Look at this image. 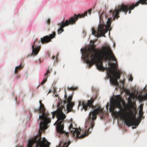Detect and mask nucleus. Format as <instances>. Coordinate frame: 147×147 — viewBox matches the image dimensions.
<instances>
[{
  "instance_id": "1",
  "label": "nucleus",
  "mask_w": 147,
  "mask_h": 147,
  "mask_svg": "<svg viewBox=\"0 0 147 147\" xmlns=\"http://www.w3.org/2000/svg\"><path fill=\"white\" fill-rule=\"evenodd\" d=\"M91 42H92V44L91 46V49H89L88 51L85 50L84 53H83L84 58L87 59L86 63L89 64V67H91L95 63L98 69L104 71L105 69L102 65L103 60L105 61H110L111 60L115 61V63H111L110 61L109 62V65H111V66L114 67L116 71H112L109 67L110 70L108 76L110 78V82L112 84L119 86L117 80L120 78V72L119 71H117L116 70L115 66L117 59L110 47L109 45H106L102 47L100 49H95L94 42L92 41H91Z\"/></svg>"
},
{
  "instance_id": "2",
  "label": "nucleus",
  "mask_w": 147,
  "mask_h": 147,
  "mask_svg": "<svg viewBox=\"0 0 147 147\" xmlns=\"http://www.w3.org/2000/svg\"><path fill=\"white\" fill-rule=\"evenodd\" d=\"M72 98V96L71 95L69 96L67 100H64L63 102L61 100L59 101L57 105V110L52 113L53 118H55V116L57 118V121L54 124L55 125H56V129H64L63 123L66 116L62 112V110L64 109V111H65V105L67 102H71Z\"/></svg>"
},
{
  "instance_id": "3",
  "label": "nucleus",
  "mask_w": 147,
  "mask_h": 147,
  "mask_svg": "<svg viewBox=\"0 0 147 147\" xmlns=\"http://www.w3.org/2000/svg\"><path fill=\"white\" fill-rule=\"evenodd\" d=\"M147 0H139L135 4H133L130 6L128 5H125L123 4L115 7L114 10H110L109 11V13L113 16V20H114L115 18L117 19L119 17V12L122 11L125 13V14H126L128 11L129 10V13H130L131 10L133 9L135 7L138 6L139 3L142 5H146L147 4Z\"/></svg>"
},
{
  "instance_id": "4",
  "label": "nucleus",
  "mask_w": 147,
  "mask_h": 147,
  "mask_svg": "<svg viewBox=\"0 0 147 147\" xmlns=\"http://www.w3.org/2000/svg\"><path fill=\"white\" fill-rule=\"evenodd\" d=\"M40 106L38 109H34V111L35 113L37 112L38 113H41L40 115L39 119H41L42 121H41L39 124V129H47L49 127L48 124L51 122V119L49 114L45 112V109L43 104L42 103V101H39Z\"/></svg>"
},
{
  "instance_id": "5",
  "label": "nucleus",
  "mask_w": 147,
  "mask_h": 147,
  "mask_svg": "<svg viewBox=\"0 0 147 147\" xmlns=\"http://www.w3.org/2000/svg\"><path fill=\"white\" fill-rule=\"evenodd\" d=\"M87 11H86L84 14H78V15L74 14V17L70 18L69 20H66L65 22L64 21H62L61 23L59 24V25H60L59 28L58 30V34H61L64 31V30L63 29L65 26H67L69 24L72 25L75 24V22L79 18H83L85 16H87Z\"/></svg>"
},
{
  "instance_id": "6",
  "label": "nucleus",
  "mask_w": 147,
  "mask_h": 147,
  "mask_svg": "<svg viewBox=\"0 0 147 147\" xmlns=\"http://www.w3.org/2000/svg\"><path fill=\"white\" fill-rule=\"evenodd\" d=\"M112 18H109L107 22V25L106 27V30L104 29V25L103 24H100L98 26L97 32L94 30V28L92 29V34L95 36L99 37L101 36H103L108 30H110L111 28V24L112 21Z\"/></svg>"
},
{
  "instance_id": "7",
  "label": "nucleus",
  "mask_w": 147,
  "mask_h": 147,
  "mask_svg": "<svg viewBox=\"0 0 147 147\" xmlns=\"http://www.w3.org/2000/svg\"><path fill=\"white\" fill-rule=\"evenodd\" d=\"M115 98L112 97L110 99L111 105L109 108V111L110 112H114L115 109L116 107L121 109V102L122 99L119 95L115 96Z\"/></svg>"
},
{
  "instance_id": "8",
  "label": "nucleus",
  "mask_w": 147,
  "mask_h": 147,
  "mask_svg": "<svg viewBox=\"0 0 147 147\" xmlns=\"http://www.w3.org/2000/svg\"><path fill=\"white\" fill-rule=\"evenodd\" d=\"M94 100V99L92 98L90 100H87V101H79L78 106H82V108L85 111H86L90 108L94 109L95 107L93 105V103Z\"/></svg>"
},
{
  "instance_id": "9",
  "label": "nucleus",
  "mask_w": 147,
  "mask_h": 147,
  "mask_svg": "<svg viewBox=\"0 0 147 147\" xmlns=\"http://www.w3.org/2000/svg\"><path fill=\"white\" fill-rule=\"evenodd\" d=\"M75 131L72 134V136L76 139L83 138L88 134V131L89 129H87V130H85L83 133L81 134L82 129H74Z\"/></svg>"
},
{
  "instance_id": "10",
  "label": "nucleus",
  "mask_w": 147,
  "mask_h": 147,
  "mask_svg": "<svg viewBox=\"0 0 147 147\" xmlns=\"http://www.w3.org/2000/svg\"><path fill=\"white\" fill-rule=\"evenodd\" d=\"M103 110L100 107L94 109L92 112H90L89 115L88 119L89 120L91 119L92 121L95 120L96 118V115L97 114L102 113Z\"/></svg>"
},
{
  "instance_id": "11",
  "label": "nucleus",
  "mask_w": 147,
  "mask_h": 147,
  "mask_svg": "<svg viewBox=\"0 0 147 147\" xmlns=\"http://www.w3.org/2000/svg\"><path fill=\"white\" fill-rule=\"evenodd\" d=\"M55 32H53V34H50L49 36H46L42 38H41L40 40L41 43L43 44L49 42L52 38L55 37Z\"/></svg>"
},
{
  "instance_id": "12",
  "label": "nucleus",
  "mask_w": 147,
  "mask_h": 147,
  "mask_svg": "<svg viewBox=\"0 0 147 147\" xmlns=\"http://www.w3.org/2000/svg\"><path fill=\"white\" fill-rule=\"evenodd\" d=\"M124 122L126 125L128 126L131 125L137 126L139 124L138 121L131 120L129 119H126L125 120Z\"/></svg>"
},
{
  "instance_id": "13",
  "label": "nucleus",
  "mask_w": 147,
  "mask_h": 147,
  "mask_svg": "<svg viewBox=\"0 0 147 147\" xmlns=\"http://www.w3.org/2000/svg\"><path fill=\"white\" fill-rule=\"evenodd\" d=\"M36 41L37 40L34 42L33 45L32 46V54L35 55H36L38 54L40 49V46L37 47H36L34 48L35 43Z\"/></svg>"
},
{
  "instance_id": "14",
  "label": "nucleus",
  "mask_w": 147,
  "mask_h": 147,
  "mask_svg": "<svg viewBox=\"0 0 147 147\" xmlns=\"http://www.w3.org/2000/svg\"><path fill=\"white\" fill-rule=\"evenodd\" d=\"M50 70H51V71L52 70V69H51V68L49 67L48 70L47 71L46 73L45 74V78H44L43 80L42 81V82L41 83V85L43 84L47 81L48 77V76H47V75L49 74L50 73Z\"/></svg>"
},
{
  "instance_id": "15",
  "label": "nucleus",
  "mask_w": 147,
  "mask_h": 147,
  "mask_svg": "<svg viewBox=\"0 0 147 147\" xmlns=\"http://www.w3.org/2000/svg\"><path fill=\"white\" fill-rule=\"evenodd\" d=\"M74 105V102L67 103L66 109H67V113L70 112L72 110L73 107Z\"/></svg>"
},
{
  "instance_id": "16",
  "label": "nucleus",
  "mask_w": 147,
  "mask_h": 147,
  "mask_svg": "<svg viewBox=\"0 0 147 147\" xmlns=\"http://www.w3.org/2000/svg\"><path fill=\"white\" fill-rule=\"evenodd\" d=\"M57 131L60 134H64L66 135V137L68 138L69 136V133L68 132H66L64 130V129H56Z\"/></svg>"
},
{
  "instance_id": "17",
  "label": "nucleus",
  "mask_w": 147,
  "mask_h": 147,
  "mask_svg": "<svg viewBox=\"0 0 147 147\" xmlns=\"http://www.w3.org/2000/svg\"><path fill=\"white\" fill-rule=\"evenodd\" d=\"M68 129H80V127H78L77 125L74 123L71 124Z\"/></svg>"
},
{
  "instance_id": "18",
  "label": "nucleus",
  "mask_w": 147,
  "mask_h": 147,
  "mask_svg": "<svg viewBox=\"0 0 147 147\" xmlns=\"http://www.w3.org/2000/svg\"><path fill=\"white\" fill-rule=\"evenodd\" d=\"M23 67V65L22 66V64H21L20 66L16 67L15 71V74H17L18 71L22 68Z\"/></svg>"
},
{
  "instance_id": "19",
  "label": "nucleus",
  "mask_w": 147,
  "mask_h": 147,
  "mask_svg": "<svg viewBox=\"0 0 147 147\" xmlns=\"http://www.w3.org/2000/svg\"><path fill=\"white\" fill-rule=\"evenodd\" d=\"M139 118L140 119H141L143 118V113L142 111V109L141 108H140V110L139 111Z\"/></svg>"
},
{
  "instance_id": "20",
  "label": "nucleus",
  "mask_w": 147,
  "mask_h": 147,
  "mask_svg": "<svg viewBox=\"0 0 147 147\" xmlns=\"http://www.w3.org/2000/svg\"><path fill=\"white\" fill-rule=\"evenodd\" d=\"M76 89V88L74 87L73 86H72L70 88L69 87H68V88H67V89L69 90H75Z\"/></svg>"
},
{
  "instance_id": "21",
  "label": "nucleus",
  "mask_w": 147,
  "mask_h": 147,
  "mask_svg": "<svg viewBox=\"0 0 147 147\" xmlns=\"http://www.w3.org/2000/svg\"><path fill=\"white\" fill-rule=\"evenodd\" d=\"M94 123L93 122H92L90 124V127L88 129H90V128H92L94 126Z\"/></svg>"
},
{
  "instance_id": "22",
  "label": "nucleus",
  "mask_w": 147,
  "mask_h": 147,
  "mask_svg": "<svg viewBox=\"0 0 147 147\" xmlns=\"http://www.w3.org/2000/svg\"><path fill=\"white\" fill-rule=\"evenodd\" d=\"M129 110H130L131 109H135V108H134L133 105H131L129 106Z\"/></svg>"
},
{
  "instance_id": "23",
  "label": "nucleus",
  "mask_w": 147,
  "mask_h": 147,
  "mask_svg": "<svg viewBox=\"0 0 147 147\" xmlns=\"http://www.w3.org/2000/svg\"><path fill=\"white\" fill-rule=\"evenodd\" d=\"M133 80V78L132 77V76L131 75H130L129 77V79L128 80L129 81L132 82Z\"/></svg>"
},
{
  "instance_id": "24",
  "label": "nucleus",
  "mask_w": 147,
  "mask_h": 147,
  "mask_svg": "<svg viewBox=\"0 0 147 147\" xmlns=\"http://www.w3.org/2000/svg\"><path fill=\"white\" fill-rule=\"evenodd\" d=\"M68 143H69L68 145H67V143L65 144H64V146H63V147H67L68 145H69V144H70L69 142Z\"/></svg>"
},
{
  "instance_id": "25",
  "label": "nucleus",
  "mask_w": 147,
  "mask_h": 147,
  "mask_svg": "<svg viewBox=\"0 0 147 147\" xmlns=\"http://www.w3.org/2000/svg\"><path fill=\"white\" fill-rule=\"evenodd\" d=\"M47 23L48 25H49L50 23V18H49L47 22Z\"/></svg>"
},
{
  "instance_id": "26",
  "label": "nucleus",
  "mask_w": 147,
  "mask_h": 147,
  "mask_svg": "<svg viewBox=\"0 0 147 147\" xmlns=\"http://www.w3.org/2000/svg\"><path fill=\"white\" fill-rule=\"evenodd\" d=\"M92 10V9H89L88 10V13L90 15L91 14V12Z\"/></svg>"
},
{
  "instance_id": "27",
  "label": "nucleus",
  "mask_w": 147,
  "mask_h": 147,
  "mask_svg": "<svg viewBox=\"0 0 147 147\" xmlns=\"http://www.w3.org/2000/svg\"><path fill=\"white\" fill-rule=\"evenodd\" d=\"M109 106V103H107V104L106 106V108L107 109H108V108Z\"/></svg>"
},
{
  "instance_id": "28",
  "label": "nucleus",
  "mask_w": 147,
  "mask_h": 147,
  "mask_svg": "<svg viewBox=\"0 0 147 147\" xmlns=\"http://www.w3.org/2000/svg\"><path fill=\"white\" fill-rule=\"evenodd\" d=\"M120 82H121V83H122L123 84V85H124V81H120Z\"/></svg>"
},
{
  "instance_id": "29",
  "label": "nucleus",
  "mask_w": 147,
  "mask_h": 147,
  "mask_svg": "<svg viewBox=\"0 0 147 147\" xmlns=\"http://www.w3.org/2000/svg\"><path fill=\"white\" fill-rule=\"evenodd\" d=\"M46 129H39V131H40V130H41L42 131H45Z\"/></svg>"
},
{
  "instance_id": "30",
  "label": "nucleus",
  "mask_w": 147,
  "mask_h": 147,
  "mask_svg": "<svg viewBox=\"0 0 147 147\" xmlns=\"http://www.w3.org/2000/svg\"><path fill=\"white\" fill-rule=\"evenodd\" d=\"M55 58V56H53L52 57V59H54Z\"/></svg>"
},
{
  "instance_id": "31",
  "label": "nucleus",
  "mask_w": 147,
  "mask_h": 147,
  "mask_svg": "<svg viewBox=\"0 0 147 147\" xmlns=\"http://www.w3.org/2000/svg\"><path fill=\"white\" fill-rule=\"evenodd\" d=\"M16 147H22V146H21L18 145V146H16Z\"/></svg>"
},
{
  "instance_id": "32",
  "label": "nucleus",
  "mask_w": 147,
  "mask_h": 147,
  "mask_svg": "<svg viewBox=\"0 0 147 147\" xmlns=\"http://www.w3.org/2000/svg\"><path fill=\"white\" fill-rule=\"evenodd\" d=\"M123 117H126V115H123Z\"/></svg>"
},
{
  "instance_id": "33",
  "label": "nucleus",
  "mask_w": 147,
  "mask_h": 147,
  "mask_svg": "<svg viewBox=\"0 0 147 147\" xmlns=\"http://www.w3.org/2000/svg\"><path fill=\"white\" fill-rule=\"evenodd\" d=\"M40 86V85H39L37 87V88H38V87H39V86Z\"/></svg>"
},
{
  "instance_id": "34",
  "label": "nucleus",
  "mask_w": 147,
  "mask_h": 147,
  "mask_svg": "<svg viewBox=\"0 0 147 147\" xmlns=\"http://www.w3.org/2000/svg\"><path fill=\"white\" fill-rule=\"evenodd\" d=\"M106 68H107V70L108 67H106Z\"/></svg>"
},
{
  "instance_id": "35",
  "label": "nucleus",
  "mask_w": 147,
  "mask_h": 147,
  "mask_svg": "<svg viewBox=\"0 0 147 147\" xmlns=\"http://www.w3.org/2000/svg\"><path fill=\"white\" fill-rule=\"evenodd\" d=\"M132 129H134L135 128L134 127H132Z\"/></svg>"
},
{
  "instance_id": "36",
  "label": "nucleus",
  "mask_w": 147,
  "mask_h": 147,
  "mask_svg": "<svg viewBox=\"0 0 147 147\" xmlns=\"http://www.w3.org/2000/svg\"><path fill=\"white\" fill-rule=\"evenodd\" d=\"M146 87H145L144 88V89H146Z\"/></svg>"
},
{
  "instance_id": "37",
  "label": "nucleus",
  "mask_w": 147,
  "mask_h": 147,
  "mask_svg": "<svg viewBox=\"0 0 147 147\" xmlns=\"http://www.w3.org/2000/svg\"><path fill=\"white\" fill-rule=\"evenodd\" d=\"M125 129V131L126 130V129Z\"/></svg>"
},
{
  "instance_id": "38",
  "label": "nucleus",
  "mask_w": 147,
  "mask_h": 147,
  "mask_svg": "<svg viewBox=\"0 0 147 147\" xmlns=\"http://www.w3.org/2000/svg\"><path fill=\"white\" fill-rule=\"evenodd\" d=\"M86 128H87V126H86Z\"/></svg>"
}]
</instances>
